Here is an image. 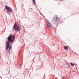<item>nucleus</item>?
Instances as JSON below:
<instances>
[{"label":"nucleus","mask_w":79,"mask_h":79,"mask_svg":"<svg viewBox=\"0 0 79 79\" xmlns=\"http://www.w3.org/2000/svg\"><path fill=\"white\" fill-rule=\"evenodd\" d=\"M15 38V35H10L8 37L7 42L6 45V49H8L9 50H11V46H10V44H11L13 42L14 39Z\"/></svg>","instance_id":"f257e3e1"},{"label":"nucleus","mask_w":79,"mask_h":79,"mask_svg":"<svg viewBox=\"0 0 79 79\" xmlns=\"http://www.w3.org/2000/svg\"><path fill=\"white\" fill-rule=\"evenodd\" d=\"M13 29L15 31H20L21 28L20 26L19 25L16 24V23L15 22L13 27Z\"/></svg>","instance_id":"f03ea898"},{"label":"nucleus","mask_w":79,"mask_h":79,"mask_svg":"<svg viewBox=\"0 0 79 79\" xmlns=\"http://www.w3.org/2000/svg\"><path fill=\"white\" fill-rule=\"evenodd\" d=\"M5 8L7 10V13H8V12H12V9L10 7H8V6H6Z\"/></svg>","instance_id":"7ed1b4c3"},{"label":"nucleus","mask_w":79,"mask_h":79,"mask_svg":"<svg viewBox=\"0 0 79 79\" xmlns=\"http://www.w3.org/2000/svg\"><path fill=\"white\" fill-rule=\"evenodd\" d=\"M55 18H56V21H60V19H59V18H58V16H55Z\"/></svg>","instance_id":"20e7f679"},{"label":"nucleus","mask_w":79,"mask_h":79,"mask_svg":"<svg viewBox=\"0 0 79 79\" xmlns=\"http://www.w3.org/2000/svg\"><path fill=\"white\" fill-rule=\"evenodd\" d=\"M52 20L53 22L54 23H55L56 22V18H55V16L53 17Z\"/></svg>","instance_id":"39448f33"},{"label":"nucleus","mask_w":79,"mask_h":79,"mask_svg":"<svg viewBox=\"0 0 79 79\" xmlns=\"http://www.w3.org/2000/svg\"><path fill=\"white\" fill-rule=\"evenodd\" d=\"M48 28H50V27H51V24H50V23H47V25Z\"/></svg>","instance_id":"423d86ee"},{"label":"nucleus","mask_w":79,"mask_h":79,"mask_svg":"<svg viewBox=\"0 0 79 79\" xmlns=\"http://www.w3.org/2000/svg\"><path fill=\"white\" fill-rule=\"evenodd\" d=\"M64 50H68V47H67L66 46H64Z\"/></svg>","instance_id":"0eeeda50"},{"label":"nucleus","mask_w":79,"mask_h":79,"mask_svg":"<svg viewBox=\"0 0 79 79\" xmlns=\"http://www.w3.org/2000/svg\"><path fill=\"white\" fill-rule=\"evenodd\" d=\"M33 3L34 5H36V2H35V0H33Z\"/></svg>","instance_id":"6e6552de"},{"label":"nucleus","mask_w":79,"mask_h":79,"mask_svg":"<svg viewBox=\"0 0 79 79\" xmlns=\"http://www.w3.org/2000/svg\"><path fill=\"white\" fill-rule=\"evenodd\" d=\"M46 23H48H48H49V22L48 21V20H47L46 21Z\"/></svg>","instance_id":"1a4fd4ad"},{"label":"nucleus","mask_w":79,"mask_h":79,"mask_svg":"<svg viewBox=\"0 0 79 79\" xmlns=\"http://www.w3.org/2000/svg\"><path fill=\"white\" fill-rule=\"evenodd\" d=\"M70 64H71V65H72V66H74V64H73V63H72V62H71V63H70Z\"/></svg>","instance_id":"9d476101"}]
</instances>
